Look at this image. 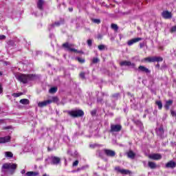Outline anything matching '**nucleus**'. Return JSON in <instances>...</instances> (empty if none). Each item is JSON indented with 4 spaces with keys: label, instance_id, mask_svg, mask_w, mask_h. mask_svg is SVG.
Returning a JSON list of instances; mask_svg holds the SVG:
<instances>
[{
    "label": "nucleus",
    "instance_id": "f257e3e1",
    "mask_svg": "<svg viewBox=\"0 0 176 176\" xmlns=\"http://www.w3.org/2000/svg\"><path fill=\"white\" fill-rule=\"evenodd\" d=\"M17 168V164L13 163H5L1 166L2 173H6V170H8V174L13 175L16 173Z\"/></svg>",
    "mask_w": 176,
    "mask_h": 176
},
{
    "label": "nucleus",
    "instance_id": "f03ea898",
    "mask_svg": "<svg viewBox=\"0 0 176 176\" xmlns=\"http://www.w3.org/2000/svg\"><path fill=\"white\" fill-rule=\"evenodd\" d=\"M68 114L72 118H80L85 115V113L82 110H74L68 111Z\"/></svg>",
    "mask_w": 176,
    "mask_h": 176
},
{
    "label": "nucleus",
    "instance_id": "7ed1b4c3",
    "mask_svg": "<svg viewBox=\"0 0 176 176\" xmlns=\"http://www.w3.org/2000/svg\"><path fill=\"white\" fill-rule=\"evenodd\" d=\"M120 65L121 67H131V68H133V69H137V67H135V64L131 63V61L124 60L120 63Z\"/></svg>",
    "mask_w": 176,
    "mask_h": 176
},
{
    "label": "nucleus",
    "instance_id": "20e7f679",
    "mask_svg": "<svg viewBox=\"0 0 176 176\" xmlns=\"http://www.w3.org/2000/svg\"><path fill=\"white\" fill-rule=\"evenodd\" d=\"M122 130V125L120 124H111V133H118Z\"/></svg>",
    "mask_w": 176,
    "mask_h": 176
},
{
    "label": "nucleus",
    "instance_id": "39448f33",
    "mask_svg": "<svg viewBox=\"0 0 176 176\" xmlns=\"http://www.w3.org/2000/svg\"><path fill=\"white\" fill-rule=\"evenodd\" d=\"M30 80H34V75H30V74L23 75V83H28Z\"/></svg>",
    "mask_w": 176,
    "mask_h": 176
},
{
    "label": "nucleus",
    "instance_id": "423d86ee",
    "mask_svg": "<svg viewBox=\"0 0 176 176\" xmlns=\"http://www.w3.org/2000/svg\"><path fill=\"white\" fill-rule=\"evenodd\" d=\"M63 47H65L66 49H67L68 52H78V50H76L75 48H72L74 47V44H69L68 43H65L63 45Z\"/></svg>",
    "mask_w": 176,
    "mask_h": 176
},
{
    "label": "nucleus",
    "instance_id": "0eeeda50",
    "mask_svg": "<svg viewBox=\"0 0 176 176\" xmlns=\"http://www.w3.org/2000/svg\"><path fill=\"white\" fill-rule=\"evenodd\" d=\"M135 71H138V72H144L145 74H151V70L143 65L139 66V67L138 69L136 68Z\"/></svg>",
    "mask_w": 176,
    "mask_h": 176
},
{
    "label": "nucleus",
    "instance_id": "6e6552de",
    "mask_svg": "<svg viewBox=\"0 0 176 176\" xmlns=\"http://www.w3.org/2000/svg\"><path fill=\"white\" fill-rule=\"evenodd\" d=\"M149 159L152 160H160L162 156L159 153H153L148 155Z\"/></svg>",
    "mask_w": 176,
    "mask_h": 176
},
{
    "label": "nucleus",
    "instance_id": "1a4fd4ad",
    "mask_svg": "<svg viewBox=\"0 0 176 176\" xmlns=\"http://www.w3.org/2000/svg\"><path fill=\"white\" fill-rule=\"evenodd\" d=\"M140 41H142V38L140 37L132 38L127 42L128 46H132L134 43H137V42H140Z\"/></svg>",
    "mask_w": 176,
    "mask_h": 176
},
{
    "label": "nucleus",
    "instance_id": "9d476101",
    "mask_svg": "<svg viewBox=\"0 0 176 176\" xmlns=\"http://www.w3.org/2000/svg\"><path fill=\"white\" fill-rule=\"evenodd\" d=\"M104 153L105 155H107V156H109L110 157H113V156L116 155V153H115V151L108 149L104 150Z\"/></svg>",
    "mask_w": 176,
    "mask_h": 176
},
{
    "label": "nucleus",
    "instance_id": "9b49d317",
    "mask_svg": "<svg viewBox=\"0 0 176 176\" xmlns=\"http://www.w3.org/2000/svg\"><path fill=\"white\" fill-rule=\"evenodd\" d=\"M166 168H175L176 163L174 161H170L166 164Z\"/></svg>",
    "mask_w": 176,
    "mask_h": 176
},
{
    "label": "nucleus",
    "instance_id": "f8f14e48",
    "mask_svg": "<svg viewBox=\"0 0 176 176\" xmlns=\"http://www.w3.org/2000/svg\"><path fill=\"white\" fill-rule=\"evenodd\" d=\"M60 159L58 157H52V162L51 164H58L60 162Z\"/></svg>",
    "mask_w": 176,
    "mask_h": 176
},
{
    "label": "nucleus",
    "instance_id": "ddd939ff",
    "mask_svg": "<svg viewBox=\"0 0 176 176\" xmlns=\"http://www.w3.org/2000/svg\"><path fill=\"white\" fill-rule=\"evenodd\" d=\"M9 141H10V136L0 138V144H5L6 142H9Z\"/></svg>",
    "mask_w": 176,
    "mask_h": 176
},
{
    "label": "nucleus",
    "instance_id": "4468645a",
    "mask_svg": "<svg viewBox=\"0 0 176 176\" xmlns=\"http://www.w3.org/2000/svg\"><path fill=\"white\" fill-rule=\"evenodd\" d=\"M49 101L47 100L43 102H39L38 103V107H39V108H43V107H46L47 105H49Z\"/></svg>",
    "mask_w": 176,
    "mask_h": 176
},
{
    "label": "nucleus",
    "instance_id": "2eb2a0df",
    "mask_svg": "<svg viewBox=\"0 0 176 176\" xmlns=\"http://www.w3.org/2000/svg\"><path fill=\"white\" fill-rule=\"evenodd\" d=\"M162 17H164V19H171V12L168 11H164L162 12Z\"/></svg>",
    "mask_w": 176,
    "mask_h": 176
},
{
    "label": "nucleus",
    "instance_id": "dca6fc26",
    "mask_svg": "<svg viewBox=\"0 0 176 176\" xmlns=\"http://www.w3.org/2000/svg\"><path fill=\"white\" fill-rule=\"evenodd\" d=\"M14 76L19 82H23V74L21 73H14Z\"/></svg>",
    "mask_w": 176,
    "mask_h": 176
},
{
    "label": "nucleus",
    "instance_id": "f3484780",
    "mask_svg": "<svg viewBox=\"0 0 176 176\" xmlns=\"http://www.w3.org/2000/svg\"><path fill=\"white\" fill-rule=\"evenodd\" d=\"M116 171H118V173H121V174H129V170L126 169H122L120 167H116Z\"/></svg>",
    "mask_w": 176,
    "mask_h": 176
},
{
    "label": "nucleus",
    "instance_id": "a211bd4d",
    "mask_svg": "<svg viewBox=\"0 0 176 176\" xmlns=\"http://www.w3.org/2000/svg\"><path fill=\"white\" fill-rule=\"evenodd\" d=\"M47 100L49 104H52V102H58V98L57 96H52Z\"/></svg>",
    "mask_w": 176,
    "mask_h": 176
},
{
    "label": "nucleus",
    "instance_id": "6ab92c4d",
    "mask_svg": "<svg viewBox=\"0 0 176 176\" xmlns=\"http://www.w3.org/2000/svg\"><path fill=\"white\" fill-rule=\"evenodd\" d=\"M173 105V100H169L166 102V104L164 105V107L166 109H170V107Z\"/></svg>",
    "mask_w": 176,
    "mask_h": 176
},
{
    "label": "nucleus",
    "instance_id": "aec40b11",
    "mask_svg": "<svg viewBox=\"0 0 176 176\" xmlns=\"http://www.w3.org/2000/svg\"><path fill=\"white\" fill-rule=\"evenodd\" d=\"M43 0H38L37 2V8L40 9V10H42L43 9Z\"/></svg>",
    "mask_w": 176,
    "mask_h": 176
},
{
    "label": "nucleus",
    "instance_id": "412c9836",
    "mask_svg": "<svg viewBox=\"0 0 176 176\" xmlns=\"http://www.w3.org/2000/svg\"><path fill=\"white\" fill-rule=\"evenodd\" d=\"M127 156H128V157H129V159H134V157H135V153H134V152H133V151H129L127 153Z\"/></svg>",
    "mask_w": 176,
    "mask_h": 176
},
{
    "label": "nucleus",
    "instance_id": "4be33fe9",
    "mask_svg": "<svg viewBox=\"0 0 176 176\" xmlns=\"http://www.w3.org/2000/svg\"><path fill=\"white\" fill-rule=\"evenodd\" d=\"M164 133V130L163 129V126H160L158 129H157V134L158 135H163Z\"/></svg>",
    "mask_w": 176,
    "mask_h": 176
},
{
    "label": "nucleus",
    "instance_id": "5701e85b",
    "mask_svg": "<svg viewBox=\"0 0 176 176\" xmlns=\"http://www.w3.org/2000/svg\"><path fill=\"white\" fill-rule=\"evenodd\" d=\"M144 61H148V63H155V56L147 57L144 58Z\"/></svg>",
    "mask_w": 176,
    "mask_h": 176
},
{
    "label": "nucleus",
    "instance_id": "b1692460",
    "mask_svg": "<svg viewBox=\"0 0 176 176\" xmlns=\"http://www.w3.org/2000/svg\"><path fill=\"white\" fill-rule=\"evenodd\" d=\"M60 25V22H55L54 24H52L50 26L49 30H52V28H54L55 27H59Z\"/></svg>",
    "mask_w": 176,
    "mask_h": 176
},
{
    "label": "nucleus",
    "instance_id": "393cba45",
    "mask_svg": "<svg viewBox=\"0 0 176 176\" xmlns=\"http://www.w3.org/2000/svg\"><path fill=\"white\" fill-rule=\"evenodd\" d=\"M148 167H150V168H156L157 166H156V164L153 162H148Z\"/></svg>",
    "mask_w": 176,
    "mask_h": 176
},
{
    "label": "nucleus",
    "instance_id": "a878e982",
    "mask_svg": "<svg viewBox=\"0 0 176 176\" xmlns=\"http://www.w3.org/2000/svg\"><path fill=\"white\" fill-rule=\"evenodd\" d=\"M155 104L157 105L159 109H162V108H163V103H162V101L157 100Z\"/></svg>",
    "mask_w": 176,
    "mask_h": 176
},
{
    "label": "nucleus",
    "instance_id": "bb28decb",
    "mask_svg": "<svg viewBox=\"0 0 176 176\" xmlns=\"http://www.w3.org/2000/svg\"><path fill=\"white\" fill-rule=\"evenodd\" d=\"M5 156H6V157L12 158V157H13V153L10 152V151H6L5 153Z\"/></svg>",
    "mask_w": 176,
    "mask_h": 176
},
{
    "label": "nucleus",
    "instance_id": "cd10ccee",
    "mask_svg": "<svg viewBox=\"0 0 176 176\" xmlns=\"http://www.w3.org/2000/svg\"><path fill=\"white\" fill-rule=\"evenodd\" d=\"M155 63H160L161 61H163V58L160 56H154Z\"/></svg>",
    "mask_w": 176,
    "mask_h": 176
},
{
    "label": "nucleus",
    "instance_id": "c85d7f7f",
    "mask_svg": "<svg viewBox=\"0 0 176 176\" xmlns=\"http://www.w3.org/2000/svg\"><path fill=\"white\" fill-rule=\"evenodd\" d=\"M26 175L27 176H36V175H38V173L30 171V172H28L26 173Z\"/></svg>",
    "mask_w": 176,
    "mask_h": 176
},
{
    "label": "nucleus",
    "instance_id": "c756f323",
    "mask_svg": "<svg viewBox=\"0 0 176 176\" xmlns=\"http://www.w3.org/2000/svg\"><path fill=\"white\" fill-rule=\"evenodd\" d=\"M12 97H14L15 98H17V97H20V96H23L22 92H19V93H13L12 94Z\"/></svg>",
    "mask_w": 176,
    "mask_h": 176
},
{
    "label": "nucleus",
    "instance_id": "7c9ffc66",
    "mask_svg": "<svg viewBox=\"0 0 176 176\" xmlns=\"http://www.w3.org/2000/svg\"><path fill=\"white\" fill-rule=\"evenodd\" d=\"M57 91V87H52L49 90V93H51L52 94H54Z\"/></svg>",
    "mask_w": 176,
    "mask_h": 176
},
{
    "label": "nucleus",
    "instance_id": "2f4dec72",
    "mask_svg": "<svg viewBox=\"0 0 176 176\" xmlns=\"http://www.w3.org/2000/svg\"><path fill=\"white\" fill-rule=\"evenodd\" d=\"M30 104V100L28 99H23V104L28 105Z\"/></svg>",
    "mask_w": 176,
    "mask_h": 176
},
{
    "label": "nucleus",
    "instance_id": "473e14b6",
    "mask_svg": "<svg viewBox=\"0 0 176 176\" xmlns=\"http://www.w3.org/2000/svg\"><path fill=\"white\" fill-rule=\"evenodd\" d=\"M111 28L113 30H115L116 31H118V25L113 24V23L111 24Z\"/></svg>",
    "mask_w": 176,
    "mask_h": 176
},
{
    "label": "nucleus",
    "instance_id": "72a5a7b5",
    "mask_svg": "<svg viewBox=\"0 0 176 176\" xmlns=\"http://www.w3.org/2000/svg\"><path fill=\"white\" fill-rule=\"evenodd\" d=\"M98 48L99 50H104V49H105V45H98Z\"/></svg>",
    "mask_w": 176,
    "mask_h": 176
},
{
    "label": "nucleus",
    "instance_id": "f704fd0d",
    "mask_svg": "<svg viewBox=\"0 0 176 176\" xmlns=\"http://www.w3.org/2000/svg\"><path fill=\"white\" fill-rule=\"evenodd\" d=\"M100 61V59H98V58H94L92 63H94V64H97V63H98Z\"/></svg>",
    "mask_w": 176,
    "mask_h": 176
},
{
    "label": "nucleus",
    "instance_id": "c9c22d12",
    "mask_svg": "<svg viewBox=\"0 0 176 176\" xmlns=\"http://www.w3.org/2000/svg\"><path fill=\"white\" fill-rule=\"evenodd\" d=\"M77 60H78V61L79 63H81L82 64H83V63H85V59H84V58H78Z\"/></svg>",
    "mask_w": 176,
    "mask_h": 176
},
{
    "label": "nucleus",
    "instance_id": "e433bc0d",
    "mask_svg": "<svg viewBox=\"0 0 176 176\" xmlns=\"http://www.w3.org/2000/svg\"><path fill=\"white\" fill-rule=\"evenodd\" d=\"M93 22L96 24H100V23H101V21H100V19H93Z\"/></svg>",
    "mask_w": 176,
    "mask_h": 176
},
{
    "label": "nucleus",
    "instance_id": "4c0bfd02",
    "mask_svg": "<svg viewBox=\"0 0 176 176\" xmlns=\"http://www.w3.org/2000/svg\"><path fill=\"white\" fill-rule=\"evenodd\" d=\"M6 39V36L5 35H0V41H3Z\"/></svg>",
    "mask_w": 176,
    "mask_h": 176
},
{
    "label": "nucleus",
    "instance_id": "58836bf2",
    "mask_svg": "<svg viewBox=\"0 0 176 176\" xmlns=\"http://www.w3.org/2000/svg\"><path fill=\"white\" fill-rule=\"evenodd\" d=\"M170 31L172 32H176V25L172 27V28L170 29Z\"/></svg>",
    "mask_w": 176,
    "mask_h": 176
},
{
    "label": "nucleus",
    "instance_id": "ea45409f",
    "mask_svg": "<svg viewBox=\"0 0 176 176\" xmlns=\"http://www.w3.org/2000/svg\"><path fill=\"white\" fill-rule=\"evenodd\" d=\"M79 164V161L76 160L73 163V166L74 167L78 166V164Z\"/></svg>",
    "mask_w": 176,
    "mask_h": 176
},
{
    "label": "nucleus",
    "instance_id": "a19ab883",
    "mask_svg": "<svg viewBox=\"0 0 176 176\" xmlns=\"http://www.w3.org/2000/svg\"><path fill=\"white\" fill-rule=\"evenodd\" d=\"M91 43H93V41H91V39H89V40L87 41V45H88V46H91Z\"/></svg>",
    "mask_w": 176,
    "mask_h": 176
},
{
    "label": "nucleus",
    "instance_id": "79ce46f5",
    "mask_svg": "<svg viewBox=\"0 0 176 176\" xmlns=\"http://www.w3.org/2000/svg\"><path fill=\"white\" fill-rule=\"evenodd\" d=\"M4 130H9V129H12V126H5Z\"/></svg>",
    "mask_w": 176,
    "mask_h": 176
},
{
    "label": "nucleus",
    "instance_id": "37998d69",
    "mask_svg": "<svg viewBox=\"0 0 176 176\" xmlns=\"http://www.w3.org/2000/svg\"><path fill=\"white\" fill-rule=\"evenodd\" d=\"M80 78H82V79H85V73H80Z\"/></svg>",
    "mask_w": 176,
    "mask_h": 176
},
{
    "label": "nucleus",
    "instance_id": "c03bdc74",
    "mask_svg": "<svg viewBox=\"0 0 176 176\" xmlns=\"http://www.w3.org/2000/svg\"><path fill=\"white\" fill-rule=\"evenodd\" d=\"M96 112H97V111H96V110L92 111L91 112L92 116H94V115H96Z\"/></svg>",
    "mask_w": 176,
    "mask_h": 176
},
{
    "label": "nucleus",
    "instance_id": "a18cd8bd",
    "mask_svg": "<svg viewBox=\"0 0 176 176\" xmlns=\"http://www.w3.org/2000/svg\"><path fill=\"white\" fill-rule=\"evenodd\" d=\"M3 91V88H2V85H0V94Z\"/></svg>",
    "mask_w": 176,
    "mask_h": 176
},
{
    "label": "nucleus",
    "instance_id": "49530a36",
    "mask_svg": "<svg viewBox=\"0 0 176 176\" xmlns=\"http://www.w3.org/2000/svg\"><path fill=\"white\" fill-rule=\"evenodd\" d=\"M140 48L142 49V47L144 46V43H140Z\"/></svg>",
    "mask_w": 176,
    "mask_h": 176
},
{
    "label": "nucleus",
    "instance_id": "de8ad7c7",
    "mask_svg": "<svg viewBox=\"0 0 176 176\" xmlns=\"http://www.w3.org/2000/svg\"><path fill=\"white\" fill-rule=\"evenodd\" d=\"M2 123H5V120H0V124Z\"/></svg>",
    "mask_w": 176,
    "mask_h": 176
},
{
    "label": "nucleus",
    "instance_id": "09e8293b",
    "mask_svg": "<svg viewBox=\"0 0 176 176\" xmlns=\"http://www.w3.org/2000/svg\"><path fill=\"white\" fill-rule=\"evenodd\" d=\"M89 146L90 148H94V146H96V144H90Z\"/></svg>",
    "mask_w": 176,
    "mask_h": 176
},
{
    "label": "nucleus",
    "instance_id": "8fccbe9b",
    "mask_svg": "<svg viewBox=\"0 0 176 176\" xmlns=\"http://www.w3.org/2000/svg\"><path fill=\"white\" fill-rule=\"evenodd\" d=\"M171 115H173V116H174L175 115V112H174V111H171Z\"/></svg>",
    "mask_w": 176,
    "mask_h": 176
},
{
    "label": "nucleus",
    "instance_id": "3c124183",
    "mask_svg": "<svg viewBox=\"0 0 176 176\" xmlns=\"http://www.w3.org/2000/svg\"><path fill=\"white\" fill-rule=\"evenodd\" d=\"M113 97H119V94H117L116 95H113Z\"/></svg>",
    "mask_w": 176,
    "mask_h": 176
},
{
    "label": "nucleus",
    "instance_id": "603ef678",
    "mask_svg": "<svg viewBox=\"0 0 176 176\" xmlns=\"http://www.w3.org/2000/svg\"><path fill=\"white\" fill-rule=\"evenodd\" d=\"M69 12H72V10H74V9L73 8H69Z\"/></svg>",
    "mask_w": 176,
    "mask_h": 176
},
{
    "label": "nucleus",
    "instance_id": "864d4df0",
    "mask_svg": "<svg viewBox=\"0 0 176 176\" xmlns=\"http://www.w3.org/2000/svg\"><path fill=\"white\" fill-rule=\"evenodd\" d=\"M20 104H23V99L19 101Z\"/></svg>",
    "mask_w": 176,
    "mask_h": 176
},
{
    "label": "nucleus",
    "instance_id": "5fc2aeb1",
    "mask_svg": "<svg viewBox=\"0 0 176 176\" xmlns=\"http://www.w3.org/2000/svg\"><path fill=\"white\" fill-rule=\"evenodd\" d=\"M98 38L100 39L101 38V36H98Z\"/></svg>",
    "mask_w": 176,
    "mask_h": 176
},
{
    "label": "nucleus",
    "instance_id": "6e6d98bb",
    "mask_svg": "<svg viewBox=\"0 0 176 176\" xmlns=\"http://www.w3.org/2000/svg\"><path fill=\"white\" fill-rule=\"evenodd\" d=\"M2 76V72H0V76Z\"/></svg>",
    "mask_w": 176,
    "mask_h": 176
},
{
    "label": "nucleus",
    "instance_id": "4d7b16f0",
    "mask_svg": "<svg viewBox=\"0 0 176 176\" xmlns=\"http://www.w3.org/2000/svg\"><path fill=\"white\" fill-rule=\"evenodd\" d=\"M157 67H160V65L157 64Z\"/></svg>",
    "mask_w": 176,
    "mask_h": 176
},
{
    "label": "nucleus",
    "instance_id": "13d9d810",
    "mask_svg": "<svg viewBox=\"0 0 176 176\" xmlns=\"http://www.w3.org/2000/svg\"><path fill=\"white\" fill-rule=\"evenodd\" d=\"M21 174H23V170H22V171H21Z\"/></svg>",
    "mask_w": 176,
    "mask_h": 176
},
{
    "label": "nucleus",
    "instance_id": "bf43d9fd",
    "mask_svg": "<svg viewBox=\"0 0 176 176\" xmlns=\"http://www.w3.org/2000/svg\"><path fill=\"white\" fill-rule=\"evenodd\" d=\"M0 111H1V109H0Z\"/></svg>",
    "mask_w": 176,
    "mask_h": 176
}]
</instances>
